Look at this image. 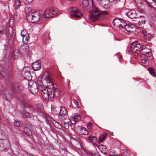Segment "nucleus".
Instances as JSON below:
<instances>
[{
    "instance_id": "nucleus-51",
    "label": "nucleus",
    "mask_w": 156,
    "mask_h": 156,
    "mask_svg": "<svg viewBox=\"0 0 156 156\" xmlns=\"http://www.w3.org/2000/svg\"><path fill=\"white\" fill-rule=\"evenodd\" d=\"M144 0L145 2L146 3H147L148 4V5H149V2H148L147 0Z\"/></svg>"
},
{
    "instance_id": "nucleus-12",
    "label": "nucleus",
    "mask_w": 156,
    "mask_h": 156,
    "mask_svg": "<svg viewBox=\"0 0 156 156\" xmlns=\"http://www.w3.org/2000/svg\"><path fill=\"white\" fill-rule=\"evenodd\" d=\"M22 74L24 78L26 79L29 80L32 79V76L29 71L24 69Z\"/></svg>"
},
{
    "instance_id": "nucleus-58",
    "label": "nucleus",
    "mask_w": 156,
    "mask_h": 156,
    "mask_svg": "<svg viewBox=\"0 0 156 156\" xmlns=\"http://www.w3.org/2000/svg\"><path fill=\"white\" fill-rule=\"evenodd\" d=\"M104 12L105 13V14H108V13H107V12Z\"/></svg>"
},
{
    "instance_id": "nucleus-5",
    "label": "nucleus",
    "mask_w": 156,
    "mask_h": 156,
    "mask_svg": "<svg viewBox=\"0 0 156 156\" xmlns=\"http://www.w3.org/2000/svg\"><path fill=\"white\" fill-rule=\"evenodd\" d=\"M58 118L59 119L61 120H65L66 119H68L69 118L66 108L63 106H62L61 107Z\"/></svg>"
},
{
    "instance_id": "nucleus-7",
    "label": "nucleus",
    "mask_w": 156,
    "mask_h": 156,
    "mask_svg": "<svg viewBox=\"0 0 156 156\" xmlns=\"http://www.w3.org/2000/svg\"><path fill=\"white\" fill-rule=\"evenodd\" d=\"M89 19L90 18L93 20H97L100 16V12L97 9L92 11H90L89 12Z\"/></svg>"
},
{
    "instance_id": "nucleus-55",
    "label": "nucleus",
    "mask_w": 156,
    "mask_h": 156,
    "mask_svg": "<svg viewBox=\"0 0 156 156\" xmlns=\"http://www.w3.org/2000/svg\"><path fill=\"white\" fill-rule=\"evenodd\" d=\"M113 20H122V19L119 18H116L114 19Z\"/></svg>"
},
{
    "instance_id": "nucleus-37",
    "label": "nucleus",
    "mask_w": 156,
    "mask_h": 156,
    "mask_svg": "<svg viewBox=\"0 0 156 156\" xmlns=\"http://www.w3.org/2000/svg\"><path fill=\"white\" fill-rule=\"evenodd\" d=\"M20 14L18 13H16L13 17V20H20Z\"/></svg>"
},
{
    "instance_id": "nucleus-17",
    "label": "nucleus",
    "mask_w": 156,
    "mask_h": 156,
    "mask_svg": "<svg viewBox=\"0 0 156 156\" xmlns=\"http://www.w3.org/2000/svg\"><path fill=\"white\" fill-rule=\"evenodd\" d=\"M98 147L103 154H105L107 153L108 150L106 147L105 145L102 144L99 145Z\"/></svg>"
},
{
    "instance_id": "nucleus-44",
    "label": "nucleus",
    "mask_w": 156,
    "mask_h": 156,
    "mask_svg": "<svg viewBox=\"0 0 156 156\" xmlns=\"http://www.w3.org/2000/svg\"><path fill=\"white\" fill-rule=\"evenodd\" d=\"M73 101L77 107H78L79 106V104L76 100L74 99H73Z\"/></svg>"
},
{
    "instance_id": "nucleus-56",
    "label": "nucleus",
    "mask_w": 156,
    "mask_h": 156,
    "mask_svg": "<svg viewBox=\"0 0 156 156\" xmlns=\"http://www.w3.org/2000/svg\"><path fill=\"white\" fill-rule=\"evenodd\" d=\"M140 17H143V18H144V17L143 16H140Z\"/></svg>"
},
{
    "instance_id": "nucleus-53",
    "label": "nucleus",
    "mask_w": 156,
    "mask_h": 156,
    "mask_svg": "<svg viewBox=\"0 0 156 156\" xmlns=\"http://www.w3.org/2000/svg\"><path fill=\"white\" fill-rule=\"evenodd\" d=\"M0 34H3V31L2 30H0Z\"/></svg>"
},
{
    "instance_id": "nucleus-25",
    "label": "nucleus",
    "mask_w": 156,
    "mask_h": 156,
    "mask_svg": "<svg viewBox=\"0 0 156 156\" xmlns=\"http://www.w3.org/2000/svg\"><path fill=\"white\" fill-rule=\"evenodd\" d=\"M81 134L82 135H86L88 134V132L87 129L83 127L81 128Z\"/></svg>"
},
{
    "instance_id": "nucleus-54",
    "label": "nucleus",
    "mask_w": 156,
    "mask_h": 156,
    "mask_svg": "<svg viewBox=\"0 0 156 156\" xmlns=\"http://www.w3.org/2000/svg\"><path fill=\"white\" fill-rule=\"evenodd\" d=\"M140 12L143 13L144 12V9L140 10Z\"/></svg>"
},
{
    "instance_id": "nucleus-52",
    "label": "nucleus",
    "mask_w": 156,
    "mask_h": 156,
    "mask_svg": "<svg viewBox=\"0 0 156 156\" xmlns=\"http://www.w3.org/2000/svg\"><path fill=\"white\" fill-rule=\"evenodd\" d=\"M32 20H31V21H30V22L32 23H35L36 22H37L38 21V20H37L36 21H32Z\"/></svg>"
},
{
    "instance_id": "nucleus-8",
    "label": "nucleus",
    "mask_w": 156,
    "mask_h": 156,
    "mask_svg": "<svg viewBox=\"0 0 156 156\" xmlns=\"http://www.w3.org/2000/svg\"><path fill=\"white\" fill-rule=\"evenodd\" d=\"M99 5L104 8L107 9L110 8L109 0H97Z\"/></svg>"
},
{
    "instance_id": "nucleus-15",
    "label": "nucleus",
    "mask_w": 156,
    "mask_h": 156,
    "mask_svg": "<svg viewBox=\"0 0 156 156\" xmlns=\"http://www.w3.org/2000/svg\"><path fill=\"white\" fill-rule=\"evenodd\" d=\"M37 83L38 84L39 87L41 88V94L42 96V94L43 92V91L44 89H47V88H50V85L49 86L48 85L46 86V87L43 86L42 82L40 80H39L37 81Z\"/></svg>"
},
{
    "instance_id": "nucleus-47",
    "label": "nucleus",
    "mask_w": 156,
    "mask_h": 156,
    "mask_svg": "<svg viewBox=\"0 0 156 156\" xmlns=\"http://www.w3.org/2000/svg\"><path fill=\"white\" fill-rule=\"evenodd\" d=\"M120 2V0H113L112 2L113 4H116Z\"/></svg>"
},
{
    "instance_id": "nucleus-45",
    "label": "nucleus",
    "mask_w": 156,
    "mask_h": 156,
    "mask_svg": "<svg viewBox=\"0 0 156 156\" xmlns=\"http://www.w3.org/2000/svg\"><path fill=\"white\" fill-rule=\"evenodd\" d=\"M92 124L90 122H88L87 124V127L89 129H91L92 127Z\"/></svg>"
},
{
    "instance_id": "nucleus-1",
    "label": "nucleus",
    "mask_w": 156,
    "mask_h": 156,
    "mask_svg": "<svg viewBox=\"0 0 156 156\" xmlns=\"http://www.w3.org/2000/svg\"><path fill=\"white\" fill-rule=\"evenodd\" d=\"M26 11V20H40L41 19L49 18L57 14L59 11L55 8L47 9L44 11V14L41 16L39 12H34L30 8H27Z\"/></svg>"
},
{
    "instance_id": "nucleus-28",
    "label": "nucleus",
    "mask_w": 156,
    "mask_h": 156,
    "mask_svg": "<svg viewBox=\"0 0 156 156\" xmlns=\"http://www.w3.org/2000/svg\"><path fill=\"white\" fill-rule=\"evenodd\" d=\"M82 5L83 8H86L89 5V1L88 0H82Z\"/></svg>"
},
{
    "instance_id": "nucleus-21",
    "label": "nucleus",
    "mask_w": 156,
    "mask_h": 156,
    "mask_svg": "<svg viewBox=\"0 0 156 156\" xmlns=\"http://www.w3.org/2000/svg\"><path fill=\"white\" fill-rule=\"evenodd\" d=\"M81 118L80 115L77 113L74 114L73 116V119L74 122L72 123V124H75V122L80 120L81 119Z\"/></svg>"
},
{
    "instance_id": "nucleus-32",
    "label": "nucleus",
    "mask_w": 156,
    "mask_h": 156,
    "mask_svg": "<svg viewBox=\"0 0 156 156\" xmlns=\"http://www.w3.org/2000/svg\"><path fill=\"white\" fill-rule=\"evenodd\" d=\"M70 122H62V126L66 129H67L69 128V124Z\"/></svg>"
},
{
    "instance_id": "nucleus-30",
    "label": "nucleus",
    "mask_w": 156,
    "mask_h": 156,
    "mask_svg": "<svg viewBox=\"0 0 156 156\" xmlns=\"http://www.w3.org/2000/svg\"><path fill=\"white\" fill-rule=\"evenodd\" d=\"M28 80V88H30V87H32V86H34L33 85H34V84L36 85L37 84L36 82L33 81L31 79H30V80Z\"/></svg>"
},
{
    "instance_id": "nucleus-4",
    "label": "nucleus",
    "mask_w": 156,
    "mask_h": 156,
    "mask_svg": "<svg viewBox=\"0 0 156 156\" xmlns=\"http://www.w3.org/2000/svg\"><path fill=\"white\" fill-rule=\"evenodd\" d=\"M68 10L70 12V16L75 18H80L83 16V13L75 7L69 8Z\"/></svg>"
},
{
    "instance_id": "nucleus-2",
    "label": "nucleus",
    "mask_w": 156,
    "mask_h": 156,
    "mask_svg": "<svg viewBox=\"0 0 156 156\" xmlns=\"http://www.w3.org/2000/svg\"><path fill=\"white\" fill-rule=\"evenodd\" d=\"M51 85H50V88H47V89H44L43 91L42 97L44 99L49 100L54 97H58L60 95V93L59 91L56 90L55 89V87L53 82H51Z\"/></svg>"
},
{
    "instance_id": "nucleus-39",
    "label": "nucleus",
    "mask_w": 156,
    "mask_h": 156,
    "mask_svg": "<svg viewBox=\"0 0 156 156\" xmlns=\"http://www.w3.org/2000/svg\"><path fill=\"white\" fill-rule=\"evenodd\" d=\"M14 125L15 126L19 127H21L22 126V124L21 123L17 121H14Z\"/></svg>"
},
{
    "instance_id": "nucleus-16",
    "label": "nucleus",
    "mask_w": 156,
    "mask_h": 156,
    "mask_svg": "<svg viewBox=\"0 0 156 156\" xmlns=\"http://www.w3.org/2000/svg\"><path fill=\"white\" fill-rule=\"evenodd\" d=\"M21 55L20 52L18 50H16L12 52V57L13 59H17Z\"/></svg>"
},
{
    "instance_id": "nucleus-59",
    "label": "nucleus",
    "mask_w": 156,
    "mask_h": 156,
    "mask_svg": "<svg viewBox=\"0 0 156 156\" xmlns=\"http://www.w3.org/2000/svg\"><path fill=\"white\" fill-rule=\"evenodd\" d=\"M92 20V22H95V21H96V20Z\"/></svg>"
},
{
    "instance_id": "nucleus-36",
    "label": "nucleus",
    "mask_w": 156,
    "mask_h": 156,
    "mask_svg": "<svg viewBox=\"0 0 156 156\" xmlns=\"http://www.w3.org/2000/svg\"><path fill=\"white\" fill-rule=\"evenodd\" d=\"M13 96L12 94H6V95H5L6 98H5L6 100H7L8 101L12 99Z\"/></svg>"
},
{
    "instance_id": "nucleus-26",
    "label": "nucleus",
    "mask_w": 156,
    "mask_h": 156,
    "mask_svg": "<svg viewBox=\"0 0 156 156\" xmlns=\"http://www.w3.org/2000/svg\"><path fill=\"white\" fill-rule=\"evenodd\" d=\"M24 132L28 136L31 135L32 132L31 130L27 127H25L24 128Z\"/></svg>"
},
{
    "instance_id": "nucleus-10",
    "label": "nucleus",
    "mask_w": 156,
    "mask_h": 156,
    "mask_svg": "<svg viewBox=\"0 0 156 156\" xmlns=\"http://www.w3.org/2000/svg\"><path fill=\"white\" fill-rule=\"evenodd\" d=\"M9 67V66H6L5 67H0V79H2L3 78V76L2 74V72H3L4 73H7L8 72H9L10 70H9V69L8 68Z\"/></svg>"
},
{
    "instance_id": "nucleus-40",
    "label": "nucleus",
    "mask_w": 156,
    "mask_h": 156,
    "mask_svg": "<svg viewBox=\"0 0 156 156\" xmlns=\"http://www.w3.org/2000/svg\"><path fill=\"white\" fill-rule=\"evenodd\" d=\"M44 116L46 121H51V118L48 114H45Z\"/></svg>"
},
{
    "instance_id": "nucleus-35",
    "label": "nucleus",
    "mask_w": 156,
    "mask_h": 156,
    "mask_svg": "<svg viewBox=\"0 0 156 156\" xmlns=\"http://www.w3.org/2000/svg\"><path fill=\"white\" fill-rule=\"evenodd\" d=\"M42 109H39L37 108V109H35L36 112L34 114V115H40L41 114L42 112Z\"/></svg>"
},
{
    "instance_id": "nucleus-50",
    "label": "nucleus",
    "mask_w": 156,
    "mask_h": 156,
    "mask_svg": "<svg viewBox=\"0 0 156 156\" xmlns=\"http://www.w3.org/2000/svg\"><path fill=\"white\" fill-rule=\"evenodd\" d=\"M33 0H26V2L27 3H30L32 2Z\"/></svg>"
},
{
    "instance_id": "nucleus-57",
    "label": "nucleus",
    "mask_w": 156,
    "mask_h": 156,
    "mask_svg": "<svg viewBox=\"0 0 156 156\" xmlns=\"http://www.w3.org/2000/svg\"><path fill=\"white\" fill-rule=\"evenodd\" d=\"M69 123H70L69 124V125H70V126H72V124H71V122H70Z\"/></svg>"
},
{
    "instance_id": "nucleus-19",
    "label": "nucleus",
    "mask_w": 156,
    "mask_h": 156,
    "mask_svg": "<svg viewBox=\"0 0 156 156\" xmlns=\"http://www.w3.org/2000/svg\"><path fill=\"white\" fill-rule=\"evenodd\" d=\"M121 20H113L112 23L113 25L117 27H122L123 26L121 24Z\"/></svg>"
},
{
    "instance_id": "nucleus-46",
    "label": "nucleus",
    "mask_w": 156,
    "mask_h": 156,
    "mask_svg": "<svg viewBox=\"0 0 156 156\" xmlns=\"http://www.w3.org/2000/svg\"><path fill=\"white\" fill-rule=\"evenodd\" d=\"M145 23V22L143 20H139L138 22V25H143Z\"/></svg>"
},
{
    "instance_id": "nucleus-24",
    "label": "nucleus",
    "mask_w": 156,
    "mask_h": 156,
    "mask_svg": "<svg viewBox=\"0 0 156 156\" xmlns=\"http://www.w3.org/2000/svg\"><path fill=\"white\" fill-rule=\"evenodd\" d=\"M107 134L106 133H102L98 140V143H100L107 136Z\"/></svg>"
},
{
    "instance_id": "nucleus-18",
    "label": "nucleus",
    "mask_w": 156,
    "mask_h": 156,
    "mask_svg": "<svg viewBox=\"0 0 156 156\" xmlns=\"http://www.w3.org/2000/svg\"><path fill=\"white\" fill-rule=\"evenodd\" d=\"M23 31H22L20 33V34L23 37V41H24L25 43H27L29 40V34L27 33H26L25 35L22 34Z\"/></svg>"
},
{
    "instance_id": "nucleus-34",
    "label": "nucleus",
    "mask_w": 156,
    "mask_h": 156,
    "mask_svg": "<svg viewBox=\"0 0 156 156\" xmlns=\"http://www.w3.org/2000/svg\"><path fill=\"white\" fill-rule=\"evenodd\" d=\"M53 123L57 128L60 129L61 128V126L56 121H54Z\"/></svg>"
},
{
    "instance_id": "nucleus-20",
    "label": "nucleus",
    "mask_w": 156,
    "mask_h": 156,
    "mask_svg": "<svg viewBox=\"0 0 156 156\" xmlns=\"http://www.w3.org/2000/svg\"><path fill=\"white\" fill-rule=\"evenodd\" d=\"M23 110L21 113L23 117L25 118L30 117V113H29L27 110L25 109L24 108H23Z\"/></svg>"
},
{
    "instance_id": "nucleus-6",
    "label": "nucleus",
    "mask_w": 156,
    "mask_h": 156,
    "mask_svg": "<svg viewBox=\"0 0 156 156\" xmlns=\"http://www.w3.org/2000/svg\"><path fill=\"white\" fill-rule=\"evenodd\" d=\"M21 106L23 108H24L25 109L30 113V115H34V114L36 112L35 109L26 102L23 101L22 103Z\"/></svg>"
},
{
    "instance_id": "nucleus-14",
    "label": "nucleus",
    "mask_w": 156,
    "mask_h": 156,
    "mask_svg": "<svg viewBox=\"0 0 156 156\" xmlns=\"http://www.w3.org/2000/svg\"><path fill=\"white\" fill-rule=\"evenodd\" d=\"M126 15L131 19L136 18V14L135 12L132 10H129L128 12L126 13Z\"/></svg>"
},
{
    "instance_id": "nucleus-23",
    "label": "nucleus",
    "mask_w": 156,
    "mask_h": 156,
    "mask_svg": "<svg viewBox=\"0 0 156 156\" xmlns=\"http://www.w3.org/2000/svg\"><path fill=\"white\" fill-rule=\"evenodd\" d=\"M135 25L133 24L129 23L128 24H126L125 26V28L126 30L128 32H129V30H131L134 27Z\"/></svg>"
},
{
    "instance_id": "nucleus-42",
    "label": "nucleus",
    "mask_w": 156,
    "mask_h": 156,
    "mask_svg": "<svg viewBox=\"0 0 156 156\" xmlns=\"http://www.w3.org/2000/svg\"><path fill=\"white\" fill-rule=\"evenodd\" d=\"M145 52L147 54L149 57H150L151 55V50L150 49H148L145 51Z\"/></svg>"
},
{
    "instance_id": "nucleus-60",
    "label": "nucleus",
    "mask_w": 156,
    "mask_h": 156,
    "mask_svg": "<svg viewBox=\"0 0 156 156\" xmlns=\"http://www.w3.org/2000/svg\"><path fill=\"white\" fill-rule=\"evenodd\" d=\"M11 66H9V69H10V68H11Z\"/></svg>"
},
{
    "instance_id": "nucleus-33",
    "label": "nucleus",
    "mask_w": 156,
    "mask_h": 156,
    "mask_svg": "<svg viewBox=\"0 0 156 156\" xmlns=\"http://www.w3.org/2000/svg\"><path fill=\"white\" fill-rule=\"evenodd\" d=\"M143 34H144V38L147 41H150L151 38V35L149 34H144V32H143Z\"/></svg>"
},
{
    "instance_id": "nucleus-38",
    "label": "nucleus",
    "mask_w": 156,
    "mask_h": 156,
    "mask_svg": "<svg viewBox=\"0 0 156 156\" xmlns=\"http://www.w3.org/2000/svg\"><path fill=\"white\" fill-rule=\"evenodd\" d=\"M20 5V2L18 0H16L15 1L14 6L15 8L19 7Z\"/></svg>"
},
{
    "instance_id": "nucleus-11",
    "label": "nucleus",
    "mask_w": 156,
    "mask_h": 156,
    "mask_svg": "<svg viewBox=\"0 0 156 156\" xmlns=\"http://www.w3.org/2000/svg\"><path fill=\"white\" fill-rule=\"evenodd\" d=\"M32 87L29 88L28 89L30 92L33 94L37 93L38 91V88L37 84L34 85Z\"/></svg>"
},
{
    "instance_id": "nucleus-49",
    "label": "nucleus",
    "mask_w": 156,
    "mask_h": 156,
    "mask_svg": "<svg viewBox=\"0 0 156 156\" xmlns=\"http://www.w3.org/2000/svg\"><path fill=\"white\" fill-rule=\"evenodd\" d=\"M109 155L110 156H117V155L115 154H112L111 152H110Z\"/></svg>"
},
{
    "instance_id": "nucleus-22",
    "label": "nucleus",
    "mask_w": 156,
    "mask_h": 156,
    "mask_svg": "<svg viewBox=\"0 0 156 156\" xmlns=\"http://www.w3.org/2000/svg\"><path fill=\"white\" fill-rule=\"evenodd\" d=\"M140 60L142 63L144 64L146 63L147 60V56L144 54H141Z\"/></svg>"
},
{
    "instance_id": "nucleus-13",
    "label": "nucleus",
    "mask_w": 156,
    "mask_h": 156,
    "mask_svg": "<svg viewBox=\"0 0 156 156\" xmlns=\"http://www.w3.org/2000/svg\"><path fill=\"white\" fill-rule=\"evenodd\" d=\"M20 53H22L25 54H28L29 51V47L27 44H24L22 45L20 48Z\"/></svg>"
},
{
    "instance_id": "nucleus-9",
    "label": "nucleus",
    "mask_w": 156,
    "mask_h": 156,
    "mask_svg": "<svg viewBox=\"0 0 156 156\" xmlns=\"http://www.w3.org/2000/svg\"><path fill=\"white\" fill-rule=\"evenodd\" d=\"M32 67L33 70L34 71L39 70L41 67V62L40 61H38L37 62H35L33 63Z\"/></svg>"
},
{
    "instance_id": "nucleus-3",
    "label": "nucleus",
    "mask_w": 156,
    "mask_h": 156,
    "mask_svg": "<svg viewBox=\"0 0 156 156\" xmlns=\"http://www.w3.org/2000/svg\"><path fill=\"white\" fill-rule=\"evenodd\" d=\"M130 49L133 53L139 54L142 51L141 46L139 42L135 41L130 45Z\"/></svg>"
},
{
    "instance_id": "nucleus-27",
    "label": "nucleus",
    "mask_w": 156,
    "mask_h": 156,
    "mask_svg": "<svg viewBox=\"0 0 156 156\" xmlns=\"http://www.w3.org/2000/svg\"><path fill=\"white\" fill-rule=\"evenodd\" d=\"M17 84L14 83L12 84L11 86V88L13 93H15L16 90V88L17 87Z\"/></svg>"
},
{
    "instance_id": "nucleus-29",
    "label": "nucleus",
    "mask_w": 156,
    "mask_h": 156,
    "mask_svg": "<svg viewBox=\"0 0 156 156\" xmlns=\"http://www.w3.org/2000/svg\"><path fill=\"white\" fill-rule=\"evenodd\" d=\"M89 140L92 142L93 144H95L97 140V138L94 136H91L88 137Z\"/></svg>"
},
{
    "instance_id": "nucleus-31",
    "label": "nucleus",
    "mask_w": 156,
    "mask_h": 156,
    "mask_svg": "<svg viewBox=\"0 0 156 156\" xmlns=\"http://www.w3.org/2000/svg\"><path fill=\"white\" fill-rule=\"evenodd\" d=\"M148 71H149V73L154 77H156V74L155 73L154 69L151 67H149L148 68Z\"/></svg>"
},
{
    "instance_id": "nucleus-41",
    "label": "nucleus",
    "mask_w": 156,
    "mask_h": 156,
    "mask_svg": "<svg viewBox=\"0 0 156 156\" xmlns=\"http://www.w3.org/2000/svg\"><path fill=\"white\" fill-rule=\"evenodd\" d=\"M138 30V29L135 26L134 27H133L132 29H131V30H129V32L136 33V32L137 31V30Z\"/></svg>"
},
{
    "instance_id": "nucleus-48",
    "label": "nucleus",
    "mask_w": 156,
    "mask_h": 156,
    "mask_svg": "<svg viewBox=\"0 0 156 156\" xmlns=\"http://www.w3.org/2000/svg\"><path fill=\"white\" fill-rule=\"evenodd\" d=\"M146 48V46H145V45H142V46H141L142 50V49H145Z\"/></svg>"
},
{
    "instance_id": "nucleus-43",
    "label": "nucleus",
    "mask_w": 156,
    "mask_h": 156,
    "mask_svg": "<svg viewBox=\"0 0 156 156\" xmlns=\"http://www.w3.org/2000/svg\"><path fill=\"white\" fill-rule=\"evenodd\" d=\"M45 79L47 81V83H49V84H51V82H52V81H51L50 80V78L49 77H45Z\"/></svg>"
}]
</instances>
